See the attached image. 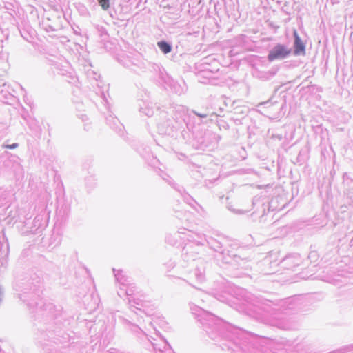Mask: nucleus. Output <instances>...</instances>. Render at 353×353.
Here are the masks:
<instances>
[{
  "label": "nucleus",
  "mask_w": 353,
  "mask_h": 353,
  "mask_svg": "<svg viewBox=\"0 0 353 353\" xmlns=\"http://www.w3.org/2000/svg\"><path fill=\"white\" fill-rule=\"evenodd\" d=\"M167 346L168 347V350L170 351L171 350V347H170V344H168V343L167 341H165L164 348L165 349Z\"/></svg>",
  "instance_id": "45"
},
{
  "label": "nucleus",
  "mask_w": 353,
  "mask_h": 353,
  "mask_svg": "<svg viewBox=\"0 0 353 353\" xmlns=\"http://www.w3.org/2000/svg\"><path fill=\"white\" fill-rule=\"evenodd\" d=\"M278 70L272 68L266 72H258L257 77L263 81H268L272 79L277 72Z\"/></svg>",
  "instance_id": "23"
},
{
  "label": "nucleus",
  "mask_w": 353,
  "mask_h": 353,
  "mask_svg": "<svg viewBox=\"0 0 353 353\" xmlns=\"http://www.w3.org/2000/svg\"><path fill=\"white\" fill-rule=\"evenodd\" d=\"M163 179L169 185H170L174 189H175L179 192H181L183 187L180 186L177 183H176L172 178L168 175L167 174H164L162 176Z\"/></svg>",
  "instance_id": "25"
},
{
  "label": "nucleus",
  "mask_w": 353,
  "mask_h": 353,
  "mask_svg": "<svg viewBox=\"0 0 353 353\" xmlns=\"http://www.w3.org/2000/svg\"><path fill=\"white\" fill-rule=\"evenodd\" d=\"M190 110L181 105H176L171 110V119L181 130V137L184 142L188 141L191 135L192 126L190 123Z\"/></svg>",
  "instance_id": "5"
},
{
  "label": "nucleus",
  "mask_w": 353,
  "mask_h": 353,
  "mask_svg": "<svg viewBox=\"0 0 353 353\" xmlns=\"http://www.w3.org/2000/svg\"><path fill=\"white\" fill-rule=\"evenodd\" d=\"M205 241L210 247V249L219 254V257L224 262L225 256L230 254L232 250L228 249L227 241L221 238L217 239L212 236L205 237Z\"/></svg>",
  "instance_id": "10"
},
{
  "label": "nucleus",
  "mask_w": 353,
  "mask_h": 353,
  "mask_svg": "<svg viewBox=\"0 0 353 353\" xmlns=\"http://www.w3.org/2000/svg\"><path fill=\"white\" fill-rule=\"evenodd\" d=\"M164 265L167 268L168 270H172L174 268V267L176 265V263L174 261L170 260L168 262H166Z\"/></svg>",
  "instance_id": "40"
},
{
  "label": "nucleus",
  "mask_w": 353,
  "mask_h": 353,
  "mask_svg": "<svg viewBox=\"0 0 353 353\" xmlns=\"http://www.w3.org/2000/svg\"><path fill=\"white\" fill-rule=\"evenodd\" d=\"M319 257V255L317 254V252L316 251H312L309 253V255H308V259L311 261V262H315L316 261L317 259Z\"/></svg>",
  "instance_id": "35"
},
{
  "label": "nucleus",
  "mask_w": 353,
  "mask_h": 353,
  "mask_svg": "<svg viewBox=\"0 0 353 353\" xmlns=\"http://www.w3.org/2000/svg\"><path fill=\"white\" fill-rule=\"evenodd\" d=\"M99 4L101 6L103 10H108L110 8V0H97Z\"/></svg>",
  "instance_id": "33"
},
{
  "label": "nucleus",
  "mask_w": 353,
  "mask_h": 353,
  "mask_svg": "<svg viewBox=\"0 0 353 353\" xmlns=\"http://www.w3.org/2000/svg\"><path fill=\"white\" fill-rule=\"evenodd\" d=\"M305 161V158L302 155V151H300L297 157L296 158V161L294 162V163H297L299 165H302Z\"/></svg>",
  "instance_id": "37"
},
{
  "label": "nucleus",
  "mask_w": 353,
  "mask_h": 353,
  "mask_svg": "<svg viewBox=\"0 0 353 353\" xmlns=\"http://www.w3.org/2000/svg\"><path fill=\"white\" fill-rule=\"evenodd\" d=\"M263 105H270V104H273L272 103L270 102V101H267L264 103H263Z\"/></svg>",
  "instance_id": "47"
},
{
  "label": "nucleus",
  "mask_w": 353,
  "mask_h": 353,
  "mask_svg": "<svg viewBox=\"0 0 353 353\" xmlns=\"http://www.w3.org/2000/svg\"><path fill=\"white\" fill-rule=\"evenodd\" d=\"M92 179H92V176H88V177H87V178L85 179V181L87 182V181H90V180H92Z\"/></svg>",
  "instance_id": "50"
},
{
  "label": "nucleus",
  "mask_w": 353,
  "mask_h": 353,
  "mask_svg": "<svg viewBox=\"0 0 353 353\" xmlns=\"http://www.w3.org/2000/svg\"><path fill=\"white\" fill-rule=\"evenodd\" d=\"M185 236L188 243H185L182 249L181 257L185 262H193L194 270L188 273L189 279L201 283L205 280V262L203 259L198 257V254L200 245L203 243L195 239L192 234Z\"/></svg>",
  "instance_id": "3"
},
{
  "label": "nucleus",
  "mask_w": 353,
  "mask_h": 353,
  "mask_svg": "<svg viewBox=\"0 0 353 353\" xmlns=\"http://www.w3.org/2000/svg\"><path fill=\"white\" fill-rule=\"evenodd\" d=\"M0 353H4V351H3L1 348H0Z\"/></svg>",
  "instance_id": "55"
},
{
  "label": "nucleus",
  "mask_w": 353,
  "mask_h": 353,
  "mask_svg": "<svg viewBox=\"0 0 353 353\" xmlns=\"http://www.w3.org/2000/svg\"><path fill=\"white\" fill-rule=\"evenodd\" d=\"M290 6V3L288 1H285L281 8L282 12H283L286 14H290V12L288 11V8Z\"/></svg>",
  "instance_id": "41"
},
{
  "label": "nucleus",
  "mask_w": 353,
  "mask_h": 353,
  "mask_svg": "<svg viewBox=\"0 0 353 353\" xmlns=\"http://www.w3.org/2000/svg\"><path fill=\"white\" fill-rule=\"evenodd\" d=\"M248 112V108L245 106H236L233 109V114L234 115L245 116Z\"/></svg>",
  "instance_id": "29"
},
{
  "label": "nucleus",
  "mask_w": 353,
  "mask_h": 353,
  "mask_svg": "<svg viewBox=\"0 0 353 353\" xmlns=\"http://www.w3.org/2000/svg\"><path fill=\"white\" fill-rule=\"evenodd\" d=\"M14 289L17 292L19 299L32 312L39 307L41 309L43 306L50 310L54 307L52 304L43 305V281L41 274L32 273L23 279H18Z\"/></svg>",
  "instance_id": "2"
},
{
  "label": "nucleus",
  "mask_w": 353,
  "mask_h": 353,
  "mask_svg": "<svg viewBox=\"0 0 353 353\" xmlns=\"http://www.w3.org/2000/svg\"><path fill=\"white\" fill-rule=\"evenodd\" d=\"M190 119H192L194 123L200 124L203 119H205L209 116L213 115L212 109L207 108L203 112H196L195 110H190Z\"/></svg>",
  "instance_id": "18"
},
{
  "label": "nucleus",
  "mask_w": 353,
  "mask_h": 353,
  "mask_svg": "<svg viewBox=\"0 0 353 353\" xmlns=\"http://www.w3.org/2000/svg\"><path fill=\"white\" fill-rule=\"evenodd\" d=\"M235 213H236V214H241V213H243V211L241 210H238L235 211Z\"/></svg>",
  "instance_id": "52"
},
{
  "label": "nucleus",
  "mask_w": 353,
  "mask_h": 353,
  "mask_svg": "<svg viewBox=\"0 0 353 353\" xmlns=\"http://www.w3.org/2000/svg\"><path fill=\"white\" fill-rule=\"evenodd\" d=\"M126 292H127V296L128 299H133L135 298L134 296L136 292V286L134 285V283L130 282V285H125Z\"/></svg>",
  "instance_id": "28"
},
{
  "label": "nucleus",
  "mask_w": 353,
  "mask_h": 353,
  "mask_svg": "<svg viewBox=\"0 0 353 353\" xmlns=\"http://www.w3.org/2000/svg\"><path fill=\"white\" fill-rule=\"evenodd\" d=\"M14 168V173L16 175L20 176L23 174V168L19 163H16Z\"/></svg>",
  "instance_id": "38"
},
{
  "label": "nucleus",
  "mask_w": 353,
  "mask_h": 353,
  "mask_svg": "<svg viewBox=\"0 0 353 353\" xmlns=\"http://www.w3.org/2000/svg\"><path fill=\"white\" fill-rule=\"evenodd\" d=\"M191 310L194 314L199 317V321L210 338L216 341H225L220 344L223 350H231L232 353L239 350L244 353H252L244 343H241L240 330L199 307L194 305L191 307Z\"/></svg>",
  "instance_id": "1"
},
{
  "label": "nucleus",
  "mask_w": 353,
  "mask_h": 353,
  "mask_svg": "<svg viewBox=\"0 0 353 353\" xmlns=\"http://www.w3.org/2000/svg\"><path fill=\"white\" fill-rule=\"evenodd\" d=\"M272 325L274 326L277 327L279 329L284 330H288L292 329V325L289 323L283 320H277Z\"/></svg>",
  "instance_id": "26"
},
{
  "label": "nucleus",
  "mask_w": 353,
  "mask_h": 353,
  "mask_svg": "<svg viewBox=\"0 0 353 353\" xmlns=\"http://www.w3.org/2000/svg\"><path fill=\"white\" fill-rule=\"evenodd\" d=\"M157 130L160 134L167 135L183 141L181 137V130H179L178 125L171 119H168L166 121L159 123L157 124Z\"/></svg>",
  "instance_id": "11"
},
{
  "label": "nucleus",
  "mask_w": 353,
  "mask_h": 353,
  "mask_svg": "<svg viewBox=\"0 0 353 353\" xmlns=\"http://www.w3.org/2000/svg\"><path fill=\"white\" fill-rule=\"evenodd\" d=\"M128 305L130 309L137 314L134 310H138L139 312H144L143 308L145 307V302L138 298L128 299Z\"/></svg>",
  "instance_id": "21"
},
{
  "label": "nucleus",
  "mask_w": 353,
  "mask_h": 353,
  "mask_svg": "<svg viewBox=\"0 0 353 353\" xmlns=\"http://www.w3.org/2000/svg\"><path fill=\"white\" fill-rule=\"evenodd\" d=\"M290 47L283 43H276L268 51L267 59L269 62L283 61L291 56Z\"/></svg>",
  "instance_id": "7"
},
{
  "label": "nucleus",
  "mask_w": 353,
  "mask_h": 353,
  "mask_svg": "<svg viewBox=\"0 0 353 353\" xmlns=\"http://www.w3.org/2000/svg\"><path fill=\"white\" fill-rule=\"evenodd\" d=\"M301 263V257L299 254L294 253L286 256L281 261V266L289 270L295 271Z\"/></svg>",
  "instance_id": "14"
},
{
  "label": "nucleus",
  "mask_w": 353,
  "mask_h": 353,
  "mask_svg": "<svg viewBox=\"0 0 353 353\" xmlns=\"http://www.w3.org/2000/svg\"><path fill=\"white\" fill-rule=\"evenodd\" d=\"M12 6V4H9L8 6H6V9L11 10V7Z\"/></svg>",
  "instance_id": "51"
},
{
  "label": "nucleus",
  "mask_w": 353,
  "mask_h": 353,
  "mask_svg": "<svg viewBox=\"0 0 353 353\" xmlns=\"http://www.w3.org/2000/svg\"><path fill=\"white\" fill-rule=\"evenodd\" d=\"M228 102L230 100L225 97L218 99L214 103L213 107L211 108L212 112L214 115L221 117V114L226 110L228 107Z\"/></svg>",
  "instance_id": "16"
},
{
  "label": "nucleus",
  "mask_w": 353,
  "mask_h": 353,
  "mask_svg": "<svg viewBox=\"0 0 353 353\" xmlns=\"http://www.w3.org/2000/svg\"><path fill=\"white\" fill-rule=\"evenodd\" d=\"M2 147L3 148H6V149L14 150V149H16V148H17L19 147V144L17 143H12V144L3 143L2 145Z\"/></svg>",
  "instance_id": "39"
},
{
  "label": "nucleus",
  "mask_w": 353,
  "mask_h": 353,
  "mask_svg": "<svg viewBox=\"0 0 353 353\" xmlns=\"http://www.w3.org/2000/svg\"><path fill=\"white\" fill-rule=\"evenodd\" d=\"M182 195L183 200L185 202H186L189 205H193V203H196V201L188 194L185 192L184 188H183L181 192H180Z\"/></svg>",
  "instance_id": "30"
},
{
  "label": "nucleus",
  "mask_w": 353,
  "mask_h": 353,
  "mask_svg": "<svg viewBox=\"0 0 353 353\" xmlns=\"http://www.w3.org/2000/svg\"><path fill=\"white\" fill-rule=\"evenodd\" d=\"M218 126L219 129L227 130L229 129L228 123L224 120H219L217 121Z\"/></svg>",
  "instance_id": "34"
},
{
  "label": "nucleus",
  "mask_w": 353,
  "mask_h": 353,
  "mask_svg": "<svg viewBox=\"0 0 353 353\" xmlns=\"http://www.w3.org/2000/svg\"><path fill=\"white\" fill-rule=\"evenodd\" d=\"M273 200L270 202L267 201L265 198L262 197H254L252 199V205L254 208V212L252 214V216L254 220L259 219V222H263V217L270 210Z\"/></svg>",
  "instance_id": "8"
},
{
  "label": "nucleus",
  "mask_w": 353,
  "mask_h": 353,
  "mask_svg": "<svg viewBox=\"0 0 353 353\" xmlns=\"http://www.w3.org/2000/svg\"><path fill=\"white\" fill-rule=\"evenodd\" d=\"M189 284H190V285L193 286L194 288H195L198 289V288H197V287H196V286H194L192 283H190Z\"/></svg>",
  "instance_id": "54"
},
{
  "label": "nucleus",
  "mask_w": 353,
  "mask_h": 353,
  "mask_svg": "<svg viewBox=\"0 0 353 353\" xmlns=\"http://www.w3.org/2000/svg\"><path fill=\"white\" fill-rule=\"evenodd\" d=\"M53 63H52V65L55 67L56 69L59 70V63H55L54 61H52ZM63 70L60 69V71L61 72Z\"/></svg>",
  "instance_id": "43"
},
{
  "label": "nucleus",
  "mask_w": 353,
  "mask_h": 353,
  "mask_svg": "<svg viewBox=\"0 0 353 353\" xmlns=\"http://www.w3.org/2000/svg\"><path fill=\"white\" fill-rule=\"evenodd\" d=\"M28 224H29L28 221L25 222V225L28 228H29Z\"/></svg>",
  "instance_id": "53"
},
{
  "label": "nucleus",
  "mask_w": 353,
  "mask_h": 353,
  "mask_svg": "<svg viewBox=\"0 0 353 353\" xmlns=\"http://www.w3.org/2000/svg\"><path fill=\"white\" fill-rule=\"evenodd\" d=\"M112 270L115 279L120 284V285L125 287L126 285H130V282L132 281L131 278L123 274L121 270H116L113 268Z\"/></svg>",
  "instance_id": "19"
},
{
  "label": "nucleus",
  "mask_w": 353,
  "mask_h": 353,
  "mask_svg": "<svg viewBox=\"0 0 353 353\" xmlns=\"http://www.w3.org/2000/svg\"><path fill=\"white\" fill-rule=\"evenodd\" d=\"M87 77L90 80H94L97 82H98L99 79L101 78V76L99 74H98L97 72H96L92 70H88Z\"/></svg>",
  "instance_id": "31"
},
{
  "label": "nucleus",
  "mask_w": 353,
  "mask_h": 353,
  "mask_svg": "<svg viewBox=\"0 0 353 353\" xmlns=\"http://www.w3.org/2000/svg\"><path fill=\"white\" fill-rule=\"evenodd\" d=\"M293 44L290 47L291 54L295 57L305 56L306 54V44L303 41L296 29L292 32Z\"/></svg>",
  "instance_id": "13"
},
{
  "label": "nucleus",
  "mask_w": 353,
  "mask_h": 353,
  "mask_svg": "<svg viewBox=\"0 0 353 353\" xmlns=\"http://www.w3.org/2000/svg\"><path fill=\"white\" fill-rule=\"evenodd\" d=\"M336 2H339V0H334Z\"/></svg>",
  "instance_id": "57"
},
{
  "label": "nucleus",
  "mask_w": 353,
  "mask_h": 353,
  "mask_svg": "<svg viewBox=\"0 0 353 353\" xmlns=\"http://www.w3.org/2000/svg\"><path fill=\"white\" fill-rule=\"evenodd\" d=\"M73 30H74V34H76L77 35L80 34V32H79L80 28L79 27H77V29L73 28Z\"/></svg>",
  "instance_id": "44"
},
{
  "label": "nucleus",
  "mask_w": 353,
  "mask_h": 353,
  "mask_svg": "<svg viewBox=\"0 0 353 353\" xmlns=\"http://www.w3.org/2000/svg\"><path fill=\"white\" fill-rule=\"evenodd\" d=\"M64 22L65 19L62 13L54 10L47 13L46 17L42 21V25L44 30L48 32H57L63 28Z\"/></svg>",
  "instance_id": "6"
},
{
  "label": "nucleus",
  "mask_w": 353,
  "mask_h": 353,
  "mask_svg": "<svg viewBox=\"0 0 353 353\" xmlns=\"http://www.w3.org/2000/svg\"><path fill=\"white\" fill-rule=\"evenodd\" d=\"M157 46L160 49V50L165 54L170 53L172 50V43L165 40H161L158 41Z\"/></svg>",
  "instance_id": "24"
},
{
  "label": "nucleus",
  "mask_w": 353,
  "mask_h": 353,
  "mask_svg": "<svg viewBox=\"0 0 353 353\" xmlns=\"http://www.w3.org/2000/svg\"><path fill=\"white\" fill-rule=\"evenodd\" d=\"M87 119H88V117H87V116H86V115H83V116H82V120H83V121H85V120H87Z\"/></svg>",
  "instance_id": "49"
},
{
  "label": "nucleus",
  "mask_w": 353,
  "mask_h": 353,
  "mask_svg": "<svg viewBox=\"0 0 353 353\" xmlns=\"http://www.w3.org/2000/svg\"><path fill=\"white\" fill-rule=\"evenodd\" d=\"M236 121H239V119L238 118L234 119Z\"/></svg>",
  "instance_id": "56"
},
{
  "label": "nucleus",
  "mask_w": 353,
  "mask_h": 353,
  "mask_svg": "<svg viewBox=\"0 0 353 353\" xmlns=\"http://www.w3.org/2000/svg\"><path fill=\"white\" fill-rule=\"evenodd\" d=\"M161 114H162L161 115V117L163 118H165L166 115H167V112H161Z\"/></svg>",
  "instance_id": "48"
},
{
  "label": "nucleus",
  "mask_w": 353,
  "mask_h": 353,
  "mask_svg": "<svg viewBox=\"0 0 353 353\" xmlns=\"http://www.w3.org/2000/svg\"><path fill=\"white\" fill-rule=\"evenodd\" d=\"M137 152L140 154L141 157L144 159H147L150 155V148L148 146L141 145L138 149Z\"/></svg>",
  "instance_id": "27"
},
{
  "label": "nucleus",
  "mask_w": 353,
  "mask_h": 353,
  "mask_svg": "<svg viewBox=\"0 0 353 353\" xmlns=\"http://www.w3.org/2000/svg\"><path fill=\"white\" fill-rule=\"evenodd\" d=\"M47 215L46 209L42 210L40 214L37 215L33 221V226L30 228V232H36L38 230L43 229L47 224Z\"/></svg>",
  "instance_id": "15"
},
{
  "label": "nucleus",
  "mask_w": 353,
  "mask_h": 353,
  "mask_svg": "<svg viewBox=\"0 0 353 353\" xmlns=\"http://www.w3.org/2000/svg\"><path fill=\"white\" fill-rule=\"evenodd\" d=\"M117 294L121 298H123L124 296H127V292L125 287H123L122 285H120L119 290L117 291Z\"/></svg>",
  "instance_id": "36"
},
{
  "label": "nucleus",
  "mask_w": 353,
  "mask_h": 353,
  "mask_svg": "<svg viewBox=\"0 0 353 353\" xmlns=\"http://www.w3.org/2000/svg\"><path fill=\"white\" fill-rule=\"evenodd\" d=\"M139 112L141 116L151 117L154 114V108L149 103L144 101H140L139 103Z\"/></svg>",
  "instance_id": "20"
},
{
  "label": "nucleus",
  "mask_w": 353,
  "mask_h": 353,
  "mask_svg": "<svg viewBox=\"0 0 353 353\" xmlns=\"http://www.w3.org/2000/svg\"><path fill=\"white\" fill-rule=\"evenodd\" d=\"M190 138L188 142L196 149L205 150L210 146L211 139L216 137V134L211 132H198L196 134L190 132ZM188 143V141L186 142Z\"/></svg>",
  "instance_id": "9"
},
{
  "label": "nucleus",
  "mask_w": 353,
  "mask_h": 353,
  "mask_svg": "<svg viewBox=\"0 0 353 353\" xmlns=\"http://www.w3.org/2000/svg\"><path fill=\"white\" fill-rule=\"evenodd\" d=\"M223 263L230 264L234 268H241L247 270L250 268L249 261L245 259L241 258L237 254L234 253L233 250L231 251L230 254L225 256Z\"/></svg>",
  "instance_id": "12"
},
{
  "label": "nucleus",
  "mask_w": 353,
  "mask_h": 353,
  "mask_svg": "<svg viewBox=\"0 0 353 353\" xmlns=\"http://www.w3.org/2000/svg\"><path fill=\"white\" fill-rule=\"evenodd\" d=\"M100 31L101 35H103L104 33L107 34V32L104 28H101V30Z\"/></svg>",
  "instance_id": "46"
},
{
  "label": "nucleus",
  "mask_w": 353,
  "mask_h": 353,
  "mask_svg": "<svg viewBox=\"0 0 353 353\" xmlns=\"http://www.w3.org/2000/svg\"><path fill=\"white\" fill-rule=\"evenodd\" d=\"M294 297H288L283 299H270L265 297L257 298L256 304L259 310L270 315L278 312H285L292 310L295 307Z\"/></svg>",
  "instance_id": "4"
},
{
  "label": "nucleus",
  "mask_w": 353,
  "mask_h": 353,
  "mask_svg": "<svg viewBox=\"0 0 353 353\" xmlns=\"http://www.w3.org/2000/svg\"><path fill=\"white\" fill-rule=\"evenodd\" d=\"M0 94L2 95L3 97H4L6 99H10L12 97V95L8 92L4 91L3 90H1L0 91Z\"/></svg>",
  "instance_id": "42"
},
{
  "label": "nucleus",
  "mask_w": 353,
  "mask_h": 353,
  "mask_svg": "<svg viewBox=\"0 0 353 353\" xmlns=\"http://www.w3.org/2000/svg\"><path fill=\"white\" fill-rule=\"evenodd\" d=\"M105 119L108 125H109L112 130L120 136L123 134V125L116 117L110 114L106 117Z\"/></svg>",
  "instance_id": "17"
},
{
  "label": "nucleus",
  "mask_w": 353,
  "mask_h": 353,
  "mask_svg": "<svg viewBox=\"0 0 353 353\" xmlns=\"http://www.w3.org/2000/svg\"><path fill=\"white\" fill-rule=\"evenodd\" d=\"M150 65V62L144 59H133V68H137L138 72L136 73H140L144 72Z\"/></svg>",
  "instance_id": "22"
},
{
  "label": "nucleus",
  "mask_w": 353,
  "mask_h": 353,
  "mask_svg": "<svg viewBox=\"0 0 353 353\" xmlns=\"http://www.w3.org/2000/svg\"><path fill=\"white\" fill-rule=\"evenodd\" d=\"M122 64L124 67L128 68L134 72H138L137 68H133V59H125L124 60H122Z\"/></svg>",
  "instance_id": "32"
}]
</instances>
